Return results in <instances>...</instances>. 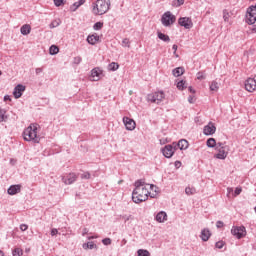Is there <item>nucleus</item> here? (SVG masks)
<instances>
[{"label":"nucleus","mask_w":256,"mask_h":256,"mask_svg":"<svg viewBox=\"0 0 256 256\" xmlns=\"http://www.w3.org/2000/svg\"><path fill=\"white\" fill-rule=\"evenodd\" d=\"M134 190L132 192V201L134 203H143L149 199V196L153 199L154 194H151L153 189H157L156 185L145 182L144 179H139L134 183Z\"/></svg>","instance_id":"obj_1"},{"label":"nucleus","mask_w":256,"mask_h":256,"mask_svg":"<svg viewBox=\"0 0 256 256\" xmlns=\"http://www.w3.org/2000/svg\"><path fill=\"white\" fill-rule=\"evenodd\" d=\"M37 129H39V124L32 123L23 131L24 141H32V143H39L41 138L37 135Z\"/></svg>","instance_id":"obj_2"},{"label":"nucleus","mask_w":256,"mask_h":256,"mask_svg":"<svg viewBox=\"0 0 256 256\" xmlns=\"http://www.w3.org/2000/svg\"><path fill=\"white\" fill-rule=\"evenodd\" d=\"M111 9V0H96L92 3L93 15H105Z\"/></svg>","instance_id":"obj_3"},{"label":"nucleus","mask_w":256,"mask_h":256,"mask_svg":"<svg viewBox=\"0 0 256 256\" xmlns=\"http://www.w3.org/2000/svg\"><path fill=\"white\" fill-rule=\"evenodd\" d=\"M175 21H177V17L170 11H167L162 15L161 22L164 27H171Z\"/></svg>","instance_id":"obj_4"},{"label":"nucleus","mask_w":256,"mask_h":256,"mask_svg":"<svg viewBox=\"0 0 256 256\" xmlns=\"http://www.w3.org/2000/svg\"><path fill=\"white\" fill-rule=\"evenodd\" d=\"M246 23L248 25H255L256 23V4L247 8Z\"/></svg>","instance_id":"obj_5"},{"label":"nucleus","mask_w":256,"mask_h":256,"mask_svg":"<svg viewBox=\"0 0 256 256\" xmlns=\"http://www.w3.org/2000/svg\"><path fill=\"white\" fill-rule=\"evenodd\" d=\"M163 99H165V93L163 91L148 94V101H150L151 103H157V105H159V103H161Z\"/></svg>","instance_id":"obj_6"},{"label":"nucleus","mask_w":256,"mask_h":256,"mask_svg":"<svg viewBox=\"0 0 256 256\" xmlns=\"http://www.w3.org/2000/svg\"><path fill=\"white\" fill-rule=\"evenodd\" d=\"M175 151H177V148L174 143L168 144L161 149V153L166 157V159H171V157L175 155Z\"/></svg>","instance_id":"obj_7"},{"label":"nucleus","mask_w":256,"mask_h":256,"mask_svg":"<svg viewBox=\"0 0 256 256\" xmlns=\"http://www.w3.org/2000/svg\"><path fill=\"white\" fill-rule=\"evenodd\" d=\"M178 24L180 27H184V29H193V20L189 17H180L178 19Z\"/></svg>","instance_id":"obj_8"},{"label":"nucleus","mask_w":256,"mask_h":256,"mask_svg":"<svg viewBox=\"0 0 256 256\" xmlns=\"http://www.w3.org/2000/svg\"><path fill=\"white\" fill-rule=\"evenodd\" d=\"M122 121H123L127 131H135V127H137L135 120H133L132 118H129L127 116H124L122 118Z\"/></svg>","instance_id":"obj_9"},{"label":"nucleus","mask_w":256,"mask_h":256,"mask_svg":"<svg viewBox=\"0 0 256 256\" xmlns=\"http://www.w3.org/2000/svg\"><path fill=\"white\" fill-rule=\"evenodd\" d=\"M216 151H218V153L214 155L215 159H221V160L227 159V155H229V146L220 147L216 149Z\"/></svg>","instance_id":"obj_10"},{"label":"nucleus","mask_w":256,"mask_h":256,"mask_svg":"<svg viewBox=\"0 0 256 256\" xmlns=\"http://www.w3.org/2000/svg\"><path fill=\"white\" fill-rule=\"evenodd\" d=\"M245 89L246 91H248L249 93H253V91H255L256 89V75L253 78H248L245 81Z\"/></svg>","instance_id":"obj_11"},{"label":"nucleus","mask_w":256,"mask_h":256,"mask_svg":"<svg viewBox=\"0 0 256 256\" xmlns=\"http://www.w3.org/2000/svg\"><path fill=\"white\" fill-rule=\"evenodd\" d=\"M231 233L237 239H242V237H245V226L234 227L231 229Z\"/></svg>","instance_id":"obj_12"},{"label":"nucleus","mask_w":256,"mask_h":256,"mask_svg":"<svg viewBox=\"0 0 256 256\" xmlns=\"http://www.w3.org/2000/svg\"><path fill=\"white\" fill-rule=\"evenodd\" d=\"M62 181H63V183H65V185H73V183H75V181H77V174L70 173L66 177H63Z\"/></svg>","instance_id":"obj_13"},{"label":"nucleus","mask_w":256,"mask_h":256,"mask_svg":"<svg viewBox=\"0 0 256 256\" xmlns=\"http://www.w3.org/2000/svg\"><path fill=\"white\" fill-rule=\"evenodd\" d=\"M25 91V85L23 84H18L15 86L13 90V95L15 99H20V97L23 95V92Z\"/></svg>","instance_id":"obj_14"},{"label":"nucleus","mask_w":256,"mask_h":256,"mask_svg":"<svg viewBox=\"0 0 256 256\" xmlns=\"http://www.w3.org/2000/svg\"><path fill=\"white\" fill-rule=\"evenodd\" d=\"M174 143V147H176L177 149H180V151H185V149L189 148V142L185 139H181L178 141V143L173 142Z\"/></svg>","instance_id":"obj_15"},{"label":"nucleus","mask_w":256,"mask_h":256,"mask_svg":"<svg viewBox=\"0 0 256 256\" xmlns=\"http://www.w3.org/2000/svg\"><path fill=\"white\" fill-rule=\"evenodd\" d=\"M215 131H217V128L215 127V124L209 123L208 125L204 126L203 133L204 135H213L215 134Z\"/></svg>","instance_id":"obj_16"},{"label":"nucleus","mask_w":256,"mask_h":256,"mask_svg":"<svg viewBox=\"0 0 256 256\" xmlns=\"http://www.w3.org/2000/svg\"><path fill=\"white\" fill-rule=\"evenodd\" d=\"M102 73H103V70L100 69L99 67L93 68L91 70L92 81H99V79H101Z\"/></svg>","instance_id":"obj_17"},{"label":"nucleus","mask_w":256,"mask_h":256,"mask_svg":"<svg viewBox=\"0 0 256 256\" xmlns=\"http://www.w3.org/2000/svg\"><path fill=\"white\" fill-rule=\"evenodd\" d=\"M200 239L204 242H207L209 239H211V231L209 228H204L201 230Z\"/></svg>","instance_id":"obj_18"},{"label":"nucleus","mask_w":256,"mask_h":256,"mask_svg":"<svg viewBox=\"0 0 256 256\" xmlns=\"http://www.w3.org/2000/svg\"><path fill=\"white\" fill-rule=\"evenodd\" d=\"M8 195H17V193H21V185H11L7 190Z\"/></svg>","instance_id":"obj_19"},{"label":"nucleus","mask_w":256,"mask_h":256,"mask_svg":"<svg viewBox=\"0 0 256 256\" xmlns=\"http://www.w3.org/2000/svg\"><path fill=\"white\" fill-rule=\"evenodd\" d=\"M155 219L158 223H165V221H167V212L165 211L158 212Z\"/></svg>","instance_id":"obj_20"},{"label":"nucleus","mask_w":256,"mask_h":256,"mask_svg":"<svg viewBox=\"0 0 256 256\" xmlns=\"http://www.w3.org/2000/svg\"><path fill=\"white\" fill-rule=\"evenodd\" d=\"M97 41H99V35L97 34H92L87 37V43H89V45H95Z\"/></svg>","instance_id":"obj_21"},{"label":"nucleus","mask_w":256,"mask_h":256,"mask_svg":"<svg viewBox=\"0 0 256 256\" xmlns=\"http://www.w3.org/2000/svg\"><path fill=\"white\" fill-rule=\"evenodd\" d=\"M86 0H79L74 2L73 5L70 6V11L75 12L77 9L81 7V5H85Z\"/></svg>","instance_id":"obj_22"},{"label":"nucleus","mask_w":256,"mask_h":256,"mask_svg":"<svg viewBox=\"0 0 256 256\" xmlns=\"http://www.w3.org/2000/svg\"><path fill=\"white\" fill-rule=\"evenodd\" d=\"M183 73H185V68H183V67H177L172 70V74L174 77H181V75H183Z\"/></svg>","instance_id":"obj_23"},{"label":"nucleus","mask_w":256,"mask_h":256,"mask_svg":"<svg viewBox=\"0 0 256 256\" xmlns=\"http://www.w3.org/2000/svg\"><path fill=\"white\" fill-rule=\"evenodd\" d=\"M20 33L21 35H29V33H31V26L29 24H24L20 28Z\"/></svg>","instance_id":"obj_24"},{"label":"nucleus","mask_w":256,"mask_h":256,"mask_svg":"<svg viewBox=\"0 0 256 256\" xmlns=\"http://www.w3.org/2000/svg\"><path fill=\"white\" fill-rule=\"evenodd\" d=\"M158 39H160V41H164V43H169V41H171L169 35L163 34V32H158Z\"/></svg>","instance_id":"obj_25"},{"label":"nucleus","mask_w":256,"mask_h":256,"mask_svg":"<svg viewBox=\"0 0 256 256\" xmlns=\"http://www.w3.org/2000/svg\"><path fill=\"white\" fill-rule=\"evenodd\" d=\"M206 145H207V147H209L210 149H213V148L216 147L217 141L215 140V138H209V139L206 141Z\"/></svg>","instance_id":"obj_26"},{"label":"nucleus","mask_w":256,"mask_h":256,"mask_svg":"<svg viewBox=\"0 0 256 256\" xmlns=\"http://www.w3.org/2000/svg\"><path fill=\"white\" fill-rule=\"evenodd\" d=\"M185 193L186 195H195V193H197V189H195V187H186L185 188Z\"/></svg>","instance_id":"obj_27"},{"label":"nucleus","mask_w":256,"mask_h":256,"mask_svg":"<svg viewBox=\"0 0 256 256\" xmlns=\"http://www.w3.org/2000/svg\"><path fill=\"white\" fill-rule=\"evenodd\" d=\"M119 69V64L117 62H111L108 65V71H117Z\"/></svg>","instance_id":"obj_28"},{"label":"nucleus","mask_w":256,"mask_h":256,"mask_svg":"<svg viewBox=\"0 0 256 256\" xmlns=\"http://www.w3.org/2000/svg\"><path fill=\"white\" fill-rule=\"evenodd\" d=\"M83 249H97V244L94 242H88L83 244Z\"/></svg>","instance_id":"obj_29"},{"label":"nucleus","mask_w":256,"mask_h":256,"mask_svg":"<svg viewBox=\"0 0 256 256\" xmlns=\"http://www.w3.org/2000/svg\"><path fill=\"white\" fill-rule=\"evenodd\" d=\"M185 80H180L178 83H177V89H179V91H183V89H187V85H185Z\"/></svg>","instance_id":"obj_30"},{"label":"nucleus","mask_w":256,"mask_h":256,"mask_svg":"<svg viewBox=\"0 0 256 256\" xmlns=\"http://www.w3.org/2000/svg\"><path fill=\"white\" fill-rule=\"evenodd\" d=\"M49 53L50 55H57L59 53V47L55 45L50 46Z\"/></svg>","instance_id":"obj_31"},{"label":"nucleus","mask_w":256,"mask_h":256,"mask_svg":"<svg viewBox=\"0 0 256 256\" xmlns=\"http://www.w3.org/2000/svg\"><path fill=\"white\" fill-rule=\"evenodd\" d=\"M210 91H219V83H217V81L211 82Z\"/></svg>","instance_id":"obj_32"},{"label":"nucleus","mask_w":256,"mask_h":256,"mask_svg":"<svg viewBox=\"0 0 256 256\" xmlns=\"http://www.w3.org/2000/svg\"><path fill=\"white\" fill-rule=\"evenodd\" d=\"M137 253L138 256H151V253H149V251L145 249H139Z\"/></svg>","instance_id":"obj_33"},{"label":"nucleus","mask_w":256,"mask_h":256,"mask_svg":"<svg viewBox=\"0 0 256 256\" xmlns=\"http://www.w3.org/2000/svg\"><path fill=\"white\" fill-rule=\"evenodd\" d=\"M185 3V0H173L172 7H181Z\"/></svg>","instance_id":"obj_34"},{"label":"nucleus","mask_w":256,"mask_h":256,"mask_svg":"<svg viewBox=\"0 0 256 256\" xmlns=\"http://www.w3.org/2000/svg\"><path fill=\"white\" fill-rule=\"evenodd\" d=\"M12 255H13V256H22V255H23V249H21V248H15V249L12 251Z\"/></svg>","instance_id":"obj_35"},{"label":"nucleus","mask_w":256,"mask_h":256,"mask_svg":"<svg viewBox=\"0 0 256 256\" xmlns=\"http://www.w3.org/2000/svg\"><path fill=\"white\" fill-rule=\"evenodd\" d=\"M94 31H100V29H103V22H96L93 26Z\"/></svg>","instance_id":"obj_36"},{"label":"nucleus","mask_w":256,"mask_h":256,"mask_svg":"<svg viewBox=\"0 0 256 256\" xmlns=\"http://www.w3.org/2000/svg\"><path fill=\"white\" fill-rule=\"evenodd\" d=\"M59 25H61L59 20H53L50 24V29H55L56 27H59Z\"/></svg>","instance_id":"obj_37"},{"label":"nucleus","mask_w":256,"mask_h":256,"mask_svg":"<svg viewBox=\"0 0 256 256\" xmlns=\"http://www.w3.org/2000/svg\"><path fill=\"white\" fill-rule=\"evenodd\" d=\"M122 47H131V41L128 38L122 40Z\"/></svg>","instance_id":"obj_38"},{"label":"nucleus","mask_w":256,"mask_h":256,"mask_svg":"<svg viewBox=\"0 0 256 256\" xmlns=\"http://www.w3.org/2000/svg\"><path fill=\"white\" fill-rule=\"evenodd\" d=\"M229 12L227 10H223V19L226 23H229Z\"/></svg>","instance_id":"obj_39"},{"label":"nucleus","mask_w":256,"mask_h":256,"mask_svg":"<svg viewBox=\"0 0 256 256\" xmlns=\"http://www.w3.org/2000/svg\"><path fill=\"white\" fill-rule=\"evenodd\" d=\"M120 217L121 219H123L124 223H127V221H129L130 219H133L132 215H127V214L121 215Z\"/></svg>","instance_id":"obj_40"},{"label":"nucleus","mask_w":256,"mask_h":256,"mask_svg":"<svg viewBox=\"0 0 256 256\" xmlns=\"http://www.w3.org/2000/svg\"><path fill=\"white\" fill-rule=\"evenodd\" d=\"M81 179H91V173L84 172L80 175Z\"/></svg>","instance_id":"obj_41"},{"label":"nucleus","mask_w":256,"mask_h":256,"mask_svg":"<svg viewBox=\"0 0 256 256\" xmlns=\"http://www.w3.org/2000/svg\"><path fill=\"white\" fill-rule=\"evenodd\" d=\"M216 249H223L225 247V243L223 241H218L215 244Z\"/></svg>","instance_id":"obj_42"},{"label":"nucleus","mask_w":256,"mask_h":256,"mask_svg":"<svg viewBox=\"0 0 256 256\" xmlns=\"http://www.w3.org/2000/svg\"><path fill=\"white\" fill-rule=\"evenodd\" d=\"M53 1L56 7H61V5L65 4V0H53Z\"/></svg>","instance_id":"obj_43"},{"label":"nucleus","mask_w":256,"mask_h":256,"mask_svg":"<svg viewBox=\"0 0 256 256\" xmlns=\"http://www.w3.org/2000/svg\"><path fill=\"white\" fill-rule=\"evenodd\" d=\"M83 61V59L80 56L74 57L73 63L74 65H79Z\"/></svg>","instance_id":"obj_44"},{"label":"nucleus","mask_w":256,"mask_h":256,"mask_svg":"<svg viewBox=\"0 0 256 256\" xmlns=\"http://www.w3.org/2000/svg\"><path fill=\"white\" fill-rule=\"evenodd\" d=\"M243 189L241 187H236L234 190V197H237L238 195H241V192Z\"/></svg>","instance_id":"obj_45"},{"label":"nucleus","mask_w":256,"mask_h":256,"mask_svg":"<svg viewBox=\"0 0 256 256\" xmlns=\"http://www.w3.org/2000/svg\"><path fill=\"white\" fill-rule=\"evenodd\" d=\"M5 121V110L0 109V123H3Z\"/></svg>","instance_id":"obj_46"},{"label":"nucleus","mask_w":256,"mask_h":256,"mask_svg":"<svg viewBox=\"0 0 256 256\" xmlns=\"http://www.w3.org/2000/svg\"><path fill=\"white\" fill-rule=\"evenodd\" d=\"M197 79H198L199 81H203V79H205V73H203V72H198V73H197Z\"/></svg>","instance_id":"obj_47"},{"label":"nucleus","mask_w":256,"mask_h":256,"mask_svg":"<svg viewBox=\"0 0 256 256\" xmlns=\"http://www.w3.org/2000/svg\"><path fill=\"white\" fill-rule=\"evenodd\" d=\"M103 245H111V238H104L102 240Z\"/></svg>","instance_id":"obj_48"},{"label":"nucleus","mask_w":256,"mask_h":256,"mask_svg":"<svg viewBox=\"0 0 256 256\" xmlns=\"http://www.w3.org/2000/svg\"><path fill=\"white\" fill-rule=\"evenodd\" d=\"M225 225V223H223V221H221V220H218L217 222H216V227H217V229H221V227H223Z\"/></svg>","instance_id":"obj_49"},{"label":"nucleus","mask_w":256,"mask_h":256,"mask_svg":"<svg viewBox=\"0 0 256 256\" xmlns=\"http://www.w3.org/2000/svg\"><path fill=\"white\" fill-rule=\"evenodd\" d=\"M27 229H29V225H27V224L20 225V231H27Z\"/></svg>","instance_id":"obj_50"},{"label":"nucleus","mask_w":256,"mask_h":256,"mask_svg":"<svg viewBox=\"0 0 256 256\" xmlns=\"http://www.w3.org/2000/svg\"><path fill=\"white\" fill-rule=\"evenodd\" d=\"M221 147H228L227 145H225L223 142H218L216 143V146H215V149L217 150L218 148H221Z\"/></svg>","instance_id":"obj_51"},{"label":"nucleus","mask_w":256,"mask_h":256,"mask_svg":"<svg viewBox=\"0 0 256 256\" xmlns=\"http://www.w3.org/2000/svg\"><path fill=\"white\" fill-rule=\"evenodd\" d=\"M57 233H59V231H58L56 228H53V229L51 230V235H52V237H55V235H57Z\"/></svg>","instance_id":"obj_52"},{"label":"nucleus","mask_w":256,"mask_h":256,"mask_svg":"<svg viewBox=\"0 0 256 256\" xmlns=\"http://www.w3.org/2000/svg\"><path fill=\"white\" fill-rule=\"evenodd\" d=\"M174 165H175L176 169H179V167H181L182 164H181V161L177 160V161H175Z\"/></svg>","instance_id":"obj_53"},{"label":"nucleus","mask_w":256,"mask_h":256,"mask_svg":"<svg viewBox=\"0 0 256 256\" xmlns=\"http://www.w3.org/2000/svg\"><path fill=\"white\" fill-rule=\"evenodd\" d=\"M43 71V68H36L35 73L36 75H40V73Z\"/></svg>","instance_id":"obj_54"},{"label":"nucleus","mask_w":256,"mask_h":256,"mask_svg":"<svg viewBox=\"0 0 256 256\" xmlns=\"http://www.w3.org/2000/svg\"><path fill=\"white\" fill-rule=\"evenodd\" d=\"M193 99H195V96L190 95V96L188 97V102H189V103H194Z\"/></svg>","instance_id":"obj_55"},{"label":"nucleus","mask_w":256,"mask_h":256,"mask_svg":"<svg viewBox=\"0 0 256 256\" xmlns=\"http://www.w3.org/2000/svg\"><path fill=\"white\" fill-rule=\"evenodd\" d=\"M4 101H11V96L5 95L4 96Z\"/></svg>","instance_id":"obj_56"},{"label":"nucleus","mask_w":256,"mask_h":256,"mask_svg":"<svg viewBox=\"0 0 256 256\" xmlns=\"http://www.w3.org/2000/svg\"><path fill=\"white\" fill-rule=\"evenodd\" d=\"M188 90H189L190 93L195 94V89H193V87L189 86V87H188Z\"/></svg>","instance_id":"obj_57"},{"label":"nucleus","mask_w":256,"mask_h":256,"mask_svg":"<svg viewBox=\"0 0 256 256\" xmlns=\"http://www.w3.org/2000/svg\"><path fill=\"white\" fill-rule=\"evenodd\" d=\"M251 31L252 33H256V24L252 26Z\"/></svg>","instance_id":"obj_58"},{"label":"nucleus","mask_w":256,"mask_h":256,"mask_svg":"<svg viewBox=\"0 0 256 256\" xmlns=\"http://www.w3.org/2000/svg\"><path fill=\"white\" fill-rule=\"evenodd\" d=\"M172 49H173L174 53H177V45H176V44H174V45L172 46Z\"/></svg>","instance_id":"obj_59"},{"label":"nucleus","mask_w":256,"mask_h":256,"mask_svg":"<svg viewBox=\"0 0 256 256\" xmlns=\"http://www.w3.org/2000/svg\"><path fill=\"white\" fill-rule=\"evenodd\" d=\"M227 192H228V194L233 193V188H227Z\"/></svg>","instance_id":"obj_60"},{"label":"nucleus","mask_w":256,"mask_h":256,"mask_svg":"<svg viewBox=\"0 0 256 256\" xmlns=\"http://www.w3.org/2000/svg\"><path fill=\"white\" fill-rule=\"evenodd\" d=\"M88 239H89V240H91V239H97V236H90V237H88Z\"/></svg>","instance_id":"obj_61"},{"label":"nucleus","mask_w":256,"mask_h":256,"mask_svg":"<svg viewBox=\"0 0 256 256\" xmlns=\"http://www.w3.org/2000/svg\"><path fill=\"white\" fill-rule=\"evenodd\" d=\"M0 256H5V253L2 250H0Z\"/></svg>","instance_id":"obj_62"},{"label":"nucleus","mask_w":256,"mask_h":256,"mask_svg":"<svg viewBox=\"0 0 256 256\" xmlns=\"http://www.w3.org/2000/svg\"><path fill=\"white\" fill-rule=\"evenodd\" d=\"M152 191H154V193H157V186H156V188H153Z\"/></svg>","instance_id":"obj_63"},{"label":"nucleus","mask_w":256,"mask_h":256,"mask_svg":"<svg viewBox=\"0 0 256 256\" xmlns=\"http://www.w3.org/2000/svg\"><path fill=\"white\" fill-rule=\"evenodd\" d=\"M85 233H87V229H84L83 235H85Z\"/></svg>","instance_id":"obj_64"}]
</instances>
